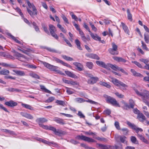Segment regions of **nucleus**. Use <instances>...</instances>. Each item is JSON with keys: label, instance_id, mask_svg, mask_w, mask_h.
Here are the masks:
<instances>
[{"label": "nucleus", "instance_id": "nucleus-15", "mask_svg": "<svg viewBox=\"0 0 149 149\" xmlns=\"http://www.w3.org/2000/svg\"><path fill=\"white\" fill-rule=\"evenodd\" d=\"M20 114L24 117L29 119H32L33 118V116L29 113L24 112H21Z\"/></svg>", "mask_w": 149, "mask_h": 149}, {"label": "nucleus", "instance_id": "nucleus-39", "mask_svg": "<svg viewBox=\"0 0 149 149\" xmlns=\"http://www.w3.org/2000/svg\"><path fill=\"white\" fill-rule=\"evenodd\" d=\"M9 71L6 69L0 71V74L3 75H7L9 74Z\"/></svg>", "mask_w": 149, "mask_h": 149}, {"label": "nucleus", "instance_id": "nucleus-12", "mask_svg": "<svg viewBox=\"0 0 149 149\" xmlns=\"http://www.w3.org/2000/svg\"><path fill=\"white\" fill-rule=\"evenodd\" d=\"M5 104L6 105L12 107H14L17 105V102L12 100H10L9 101L6 102Z\"/></svg>", "mask_w": 149, "mask_h": 149}, {"label": "nucleus", "instance_id": "nucleus-9", "mask_svg": "<svg viewBox=\"0 0 149 149\" xmlns=\"http://www.w3.org/2000/svg\"><path fill=\"white\" fill-rule=\"evenodd\" d=\"M51 130L53 131L55 134L57 135L60 136L61 135H64L66 134V132L60 130H56L55 127H53L51 128Z\"/></svg>", "mask_w": 149, "mask_h": 149}, {"label": "nucleus", "instance_id": "nucleus-18", "mask_svg": "<svg viewBox=\"0 0 149 149\" xmlns=\"http://www.w3.org/2000/svg\"><path fill=\"white\" fill-rule=\"evenodd\" d=\"M97 145L100 149H111V146L109 145H105L103 144L97 143Z\"/></svg>", "mask_w": 149, "mask_h": 149}, {"label": "nucleus", "instance_id": "nucleus-52", "mask_svg": "<svg viewBox=\"0 0 149 149\" xmlns=\"http://www.w3.org/2000/svg\"><path fill=\"white\" fill-rule=\"evenodd\" d=\"M100 85L106 86L108 88H110L111 87V86L110 85L105 82H100Z\"/></svg>", "mask_w": 149, "mask_h": 149}, {"label": "nucleus", "instance_id": "nucleus-1", "mask_svg": "<svg viewBox=\"0 0 149 149\" xmlns=\"http://www.w3.org/2000/svg\"><path fill=\"white\" fill-rule=\"evenodd\" d=\"M136 93L139 96L141 97L142 101L149 107V102L147 100H149V91L145 90H139L134 89Z\"/></svg>", "mask_w": 149, "mask_h": 149}, {"label": "nucleus", "instance_id": "nucleus-2", "mask_svg": "<svg viewBox=\"0 0 149 149\" xmlns=\"http://www.w3.org/2000/svg\"><path fill=\"white\" fill-rule=\"evenodd\" d=\"M26 1L29 7L30 8H32L33 12L27 8V11L30 16L32 17H33L34 15H36L37 14V9L35 6L33 4H31L28 0H26Z\"/></svg>", "mask_w": 149, "mask_h": 149}, {"label": "nucleus", "instance_id": "nucleus-27", "mask_svg": "<svg viewBox=\"0 0 149 149\" xmlns=\"http://www.w3.org/2000/svg\"><path fill=\"white\" fill-rule=\"evenodd\" d=\"M121 81H119L118 79L114 78H112V83L116 86L120 87V83Z\"/></svg>", "mask_w": 149, "mask_h": 149}, {"label": "nucleus", "instance_id": "nucleus-54", "mask_svg": "<svg viewBox=\"0 0 149 149\" xmlns=\"http://www.w3.org/2000/svg\"><path fill=\"white\" fill-rule=\"evenodd\" d=\"M144 38L145 40L146 43H148L149 42V36L148 35H146L145 34H144Z\"/></svg>", "mask_w": 149, "mask_h": 149}, {"label": "nucleus", "instance_id": "nucleus-43", "mask_svg": "<svg viewBox=\"0 0 149 149\" xmlns=\"http://www.w3.org/2000/svg\"><path fill=\"white\" fill-rule=\"evenodd\" d=\"M129 102L130 108H133L135 105V103L134 101L132 99H130L129 100Z\"/></svg>", "mask_w": 149, "mask_h": 149}, {"label": "nucleus", "instance_id": "nucleus-63", "mask_svg": "<svg viewBox=\"0 0 149 149\" xmlns=\"http://www.w3.org/2000/svg\"><path fill=\"white\" fill-rule=\"evenodd\" d=\"M66 89V92L68 94H72L74 93L72 91H71V88L67 87Z\"/></svg>", "mask_w": 149, "mask_h": 149}, {"label": "nucleus", "instance_id": "nucleus-31", "mask_svg": "<svg viewBox=\"0 0 149 149\" xmlns=\"http://www.w3.org/2000/svg\"><path fill=\"white\" fill-rule=\"evenodd\" d=\"M138 136L139 138L143 141L146 144H148L149 142L148 140L146 139L142 135H140L138 134Z\"/></svg>", "mask_w": 149, "mask_h": 149}, {"label": "nucleus", "instance_id": "nucleus-17", "mask_svg": "<svg viewBox=\"0 0 149 149\" xmlns=\"http://www.w3.org/2000/svg\"><path fill=\"white\" fill-rule=\"evenodd\" d=\"M112 58L115 61L118 62H122L125 63L127 61L125 59L119 57L113 56Z\"/></svg>", "mask_w": 149, "mask_h": 149}, {"label": "nucleus", "instance_id": "nucleus-48", "mask_svg": "<svg viewBox=\"0 0 149 149\" xmlns=\"http://www.w3.org/2000/svg\"><path fill=\"white\" fill-rule=\"evenodd\" d=\"M55 102L58 104L63 106H64L65 105V102L63 101L57 100Z\"/></svg>", "mask_w": 149, "mask_h": 149}, {"label": "nucleus", "instance_id": "nucleus-7", "mask_svg": "<svg viewBox=\"0 0 149 149\" xmlns=\"http://www.w3.org/2000/svg\"><path fill=\"white\" fill-rule=\"evenodd\" d=\"M96 63L98 65L105 68L108 70H110V68H112V65L111 64L108 63L106 65L104 62L99 61H97Z\"/></svg>", "mask_w": 149, "mask_h": 149}, {"label": "nucleus", "instance_id": "nucleus-32", "mask_svg": "<svg viewBox=\"0 0 149 149\" xmlns=\"http://www.w3.org/2000/svg\"><path fill=\"white\" fill-rule=\"evenodd\" d=\"M112 106L116 107H120L119 103L114 99L112 98Z\"/></svg>", "mask_w": 149, "mask_h": 149}, {"label": "nucleus", "instance_id": "nucleus-34", "mask_svg": "<svg viewBox=\"0 0 149 149\" xmlns=\"http://www.w3.org/2000/svg\"><path fill=\"white\" fill-rule=\"evenodd\" d=\"M29 75L32 77L34 78L35 79H40V76L37 74L33 72H32L30 73L29 74Z\"/></svg>", "mask_w": 149, "mask_h": 149}, {"label": "nucleus", "instance_id": "nucleus-42", "mask_svg": "<svg viewBox=\"0 0 149 149\" xmlns=\"http://www.w3.org/2000/svg\"><path fill=\"white\" fill-rule=\"evenodd\" d=\"M8 35L10 36L12 39H13L16 42L19 43V44H21V42L20 41H19L15 37L13 36H12L9 33L8 34Z\"/></svg>", "mask_w": 149, "mask_h": 149}, {"label": "nucleus", "instance_id": "nucleus-53", "mask_svg": "<svg viewBox=\"0 0 149 149\" xmlns=\"http://www.w3.org/2000/svg\"><path fill=\"white\" fill-rule=\"evenodd\" d=\"M132 63H134L137 66H138L139 68H143L142 67V66L141 65V64L139 62H138L137 61H132Z\"/></svg>", "mask_w": 149, "mask_h": 149}, {"label": "nucleus", "instance_id": "nucleus-38", "mask_svg": "<svg viewBox=\"0 0 149 149\" xmlns=\"http://www.w3.org/2000/svg\"><path fill=\"white\" fill-rule=\"evenodd\" d=\"M128 86L127 85L121 82L120 83V87H118L122 89L125 90H126V88Z\"/></svg>", "mask_w": 149, "mask_h": 149}, {"label": "nucleus", "instance_id": "nucleus-4", "mask_svg": "<svg viewBox=\"0 0 149 149\" xmlns=\"http://www.w3.org/2000/svg\"><path fill=\"white\" fill-rule=\"evenodd\" d=\"M86 76L89 79L87 81V83L89 84L93 85L96 83L98 80V78L96 77H94L91 74H87Z\"/></svg>", "mask_w": 149, "mask_h": 149}, {"label": "nucleus", "instance_id": "nucleus-28", "mask_svg": "<svg viewBox=\"0 0 149 149\" xmlns=\"http://www.w3.org/2000/svg\"><path fill=\"white\" fill-rule=\"evenodd\" d=\"M130 140L132 142L135 144H138V141L137 140L136 137L134 136H131L130 137Z\"/></svg>", "mask_w": 149, "mask_h": 149}, {"label": "nucleus", "instance_id": "nucleus-19", "mask_svg": "<svg viewBox=\"0 0 149 149\" xmlns=\"http://www.w3.org/2000/svg\"><path fill=\"white\" fill-rule=\"evenodd\" d=\"M121 26L122 27L125 32L129 35L130 34V31L128 29V27L126 25V24L122 22L121 23Z\"/></svg>", "mask_w": 149, "mask_h": 149}, {"label": "nucleus", "instance_id": "nucleus-41", "mask_svg": "<svg viewBox=\"0 0 149 149\" xmlns=\"http://www.w3.org/2000/svg\"><path fill=\"white\" fill-rule=\"evenodd\" d=\"M123 103V108L124 109L127 110L128 109H130V106L128 104L125 102L124 101L122 102Z\"/></svg>", "mask_w": 149, "mask_h": 149}, {"label": "nucleus", "instance_id": "nucleus-14", "mask_svg": "<svg viewBox=\"0 0 149 149\" xmlns=\"http://www.w3.org/2000/svg\"><path fill=\"white\" fill-rule=\"evenodd\" d=\"M118 54V46L112 43V55H117Z\"/></svg>", "mask_w": 149, "mask_h": 149}, {"label": "nucleus", "instance_id": "nucleus-30", "mask_svg": "<svg viewBox=\"0 0 149 149\" xmlns=\"http://www.w3.org/2000/svg\"><path fill=\"white\" fill-rule=\"evenodd\" d=\"M103 96L106 98V100L107 103L112 104V98L111 97L106 95H104Z\"/></svg>", "mask_w": 149, "mask_h": 149}, {"label": "nucleus", "instance_id": "nucleus-33", "mask_svg": "<svg viewBox=\"0 0 149 149\" xmlns=\"http://www.w3.org/2000/svg\"><path fill=\"white\" fill-rule=\"evenodd\" d=\"M75 42L78 49L80 50H82V49L81 46V43L79 41L78 39H76L75 40Z\"/></svg>", "mask_w": 149, "mask_h": 149}, {"label": "nucleus", "instance_id": "nucleus-45", "mask_svg": "<svg viewBox=\"0 0 149 149\" xmlns=\"http://www.w3.org/2000/svg\"><path fill=\"white\" fill-rule=\"evenodd\" d=\"M75 100L76 102H77L78 103H82L86 101V100L82 98H77L75 99Z\"/></svg>", "mask_w": 149, "mask_h": 149}, {"label": "nucleus", "instance_id": "nucleus-23", "mask_svg": "<svg viewBox=\"0 0 149 149\" xmlns=\"http://www.w3.org/2000/svg\"><path fill=\"white\" fill-rule=\"evenodd\" d=\"M92 38L94 40L100 41V40L101 38L99 37L97 34L94 35L91 32L90 33Z\"/></svg>", "mask_w": 149, "mask_h": 149}, {"label": "nucleus", "instance_id": "nucleus-55", "mask_svg": "<svg viewBox=\"0 0 149 149\" xmlns=\"http://www.w3.org/2000/svg\"><path fill=\"white\" fill-rule=\"evenodd\" d=\"M42 27L44 31L47 33H49V32L47 28L44 24H42Z\"/></svg>", "mask_w": 149, "mask_h": 149}, {"label": "nucleus", "instance_id": "nucleus-21", "mask_svg": "<svg viewBox=\"0 0 149 149\" xmlns=\"http://www.w3.org/2000/svg\"><path fill=\"white\" fill-rule=\"evenodd\" d=\"M13 71L15 72L17 75L20 76H24L25 75V73L23 71L13 70Z\"/></svg>", "mask_w": 149, "mask_h": 149}, {"label": "nucleus", "instance_id": "nucleus-20", "mask_svg": "<svg viewBox=\"0 0 149 149\" xmlns=\"http://www.w3.org/2000/svg\"><path fill=\"white\" fill-rule=\"evenodd\" d=\"M86 56L89 58L93 59H96L97 60H99L100 59L99 57L95 54H86Z\"/></svg>", "mask_w": 149, "mask_h": 149}, {"label": "nucleus", "instance_id": "nucleus-59", "mask_svg": "<svg viewBox=\"0 0 149 149\" xmlns=\"http://www.w3.org/2000/svg\"><path fill=\"white\" fill-rule=\"evenodd\" d=\"M139 61L141 62L144 63L146 65L148 64L149 62V61L148 60L144 58H141L139 59Z\"/></svg>", "mask_w": 149, "mask_h": 149}, {"label": "nucleus", "instance_id": "nucleus-60", "mask_svg": "<svg viewBox=\"0 0 149 149\" xmlns=\"http://www.w3.org/2000/svg\"><path fill=\"white\" fill-rule=\"evenodd\" d=\"M95 139L97 140L101 141H103L104 142H106L107 141V139L104 138H100L98 137L95 138Z\"/></svg>", "mask_w": 149, "mask_h": 149}, {"label": "nucleus", "instance_id": "nucleus-11", "mask_svg": "<svg viewBox=\"0 0 149 149\" xmlns=\"http://www.w3.org/2000/svg\"><path fill=\"white\" fill-rule=\"evenodd\" d=\"M14 56L16 57L17 59L23 62L24 61V59L26 58L25 56L18 52L16 54H14Z\"/></svg>", "mask_w": 149, "mask_h": 149}, {"label": "nucleus", "instance_id": "nucleus-44", "mask_svg": "<svg viewBox=\"0 0 149 149\" xmlns=\"http://www.w3.org/2000/svg\"><path fill=\"white\" fill-rule=\"evenodd\" d=\"M31 51V50L29 49H23L22 52L25 54L27 55H29Z\"/></svg>", "mask_w": 149, "mask_h": 149}, {"label": "nucleus", "instance_id": "nucleus-36", "mask_svg": "<svg viewBox=\"0 0 149 149\" xmlns=\"http://www.w3.org/2000/svg\"><path fill=\"white\" fill-rule=\"evenodd\" d=\"M0 65H2L5 67H9L13 68H15V67L14 66V65H13L8 64L4 63H0Z\"/></svg>", "mask_w": 149, "mask_h": 149}, {"label": "nucleus", "instance_id": "nucleus-3", "mask_svg": "<svg viewBox=\"0 0 149 149\" xmlns=\"http://www.w3.org/2000/svg\"><path fill=\"white\" fill-rule=\"evenodd\" d=\"M43 64L45 67L50 69V70L55 71L57 73L62 75H65L64 73H63L59 70L57 69L58 68V67L52 65L46 62L44 63Z\"/></svg>", "mask_w": 149, "mask_h": 149}, {"label": "nucleus", "instance_id": "nucleus-6", "mask_svg": "<svg viewBox=\"0 0 149 149\" xmlns=\"http://www.w3.org/2000/svg\"><path fill=\"white\" fill-rule=\"evenodd\" d=\"M49 30L51 36L56 40H58V38L57 35L55 33L56 31V28L52 24L49 25Z\"/></svg>", "mask_w": 149, "mask_h": 149}, {"label": "nucleus", "instance_id": "nucleus-47", "mask_svg": "<svg viewBox=\"0 0 149 149\" xmlns=\"http://www.w3.org/2000/svg\"><path fill=\"white\" fill-rule=\"evenodd\" d=\"M62 57L63 58L67 61H71L73 60V59L72 58L66 55H63L62 56Z\"/></svg>", "mask_w": 149, "mask_h": 149}, {"label": "nucleus", "instance_id": "nucleus-25", "mask_svg": "<svg viewBox=\"0 0 149 149\" xmlns=\"http://www.w3.org/2000/svg\"><path fill=\"white\" fill-rule=\"evenodd\" d=\"M118 137L119 138L120 141L122 143H127L126 141L127 137L125 136H118Z\"/></svg>", "mask_w": 149, "mask_h": 149}, {"label": "nucleus", "instance_id": "nucleus-61", "mask_svg": "<svg viewBox=\"0 0 149 149\" xmlns=\"http://www.w3.org/2000/svg\"><path fill=\"white\" fill-rule=\"evenodd\" d=\"M46 49L48 51L50 52L55 53H58V52L53 49L51 48L50 47H47Z\"/></svg>", "mask_w": 149, "mask_h": 149}, {"label": "nucleus", "instance_id": "nucleus-29", "mask_svg": "<svg viewBox=\"0 0 149 149\" xmlns=\"http://www.w3.org/2000/svg\"><path fill=\"white\" fill-rule=\"evenodd\" d=\"M21 105L23 107L26 109L31 110H33V108L29 104L22 103L21 104Z\"/></svg>", "mask_w": 149, "mask_h": 149}, {"label": "nucleus", "instance_id": "nucleus-13", "mask_svg": "<svg viewBox=\"0 0 149 149\" xmlns=\"http://www.w3.org/2000/svg\"><path fill=\"white\" fill-rule=\"evenodd\" d=\"M53 120L61 125H63L66 123L65 121L63 119L58 117L54 118Z\"/></svg>", "mask_w": 149, "mask_h": 149}, {"label": "nucleus", "instance_id": "nucleus-22", "mask_svg": "<svg viewBox=\"0 0 149 149\" xmlns=\"http://www.w3.org/2000/svg\"><path fill=\"white\" fill-rule=\"evenodd\" d=\"M73 64L77 67V69L79 71L82 70L83 65L77 62H74Z\"/></svg>", "mask_w": 149, "mask_h": 149}, {"label": "nucleus", "instance_id": "nucleus-16", "mask_svg": "<svg viewBox=\"0 0 149 149\" xmlns=\"http://www.w3.org/2000/svg\"><path fill=\"white\" fill-rule=\"evenodd\" d=\"M137 118L139 121L141 122H143L146 120V118L145 116L142 113H140L137 116Z\"/></svg>", "mask_w": 149, "mask_h": 149}, {"label": "nucleus", "instance_id": "nucleus-10", "mask_svg": "<svg viewBox=\"0 0 149 149\" xmlns=\"http://www.w3.org/2000/svg\"><path fill=\"white\" fill-rule=\"evenodd\" d=\"M52 60L53 61H56L57 63H60L62 64L64 66L70 68H71V66L70 65L68 64V63L64 62L60 60V59L56 57L53 56L52 57Z\"/></svg>", "mask_w": 149, "mask_h": 149}, {"label": "nucleus", "instance_id": "nucleus-62", "mask_svg": "<svg viewBox=\"0 0 149 149\" xmlns=\"http://www.w3.org/2000/svg\"><path fill=\"white\" fill-rule=\"evenodd\" d=\"M54 100V97H50L45 101V102L48 103Z\"/></svg>", "mask_w": 149, "mask_h": 149}, {"label": "nucleus", "instance_id": "nucleus-64", "mask_svg": "<svg viewBox=\"0 0 149 149\" xmlns=\"http://www.w3.org/2000/svg\"><path fill=\"white\" fill-rule=\"evenodd\" d=\"M111 111L110 110L107 109L104 111V113L107 115H109L111 113Z\"/></svg>", "mask_w": 149, "mask_h": 149}, {"label": "nucleus", "instance_id": "nucleus-35", "mask_svg": "<svg viewBox=\"0 0 149 149\" xmlns=\"http://www.w3.org/2000/svg\"><path fill=\"white\" fill-rule=\"evenodd\" d=\"M127 13L128 19L130 21H132V15L130 13L129 9L128 8L127 9Z\"/></svg>", "mask_w": 149, "mask_h": 149}, {"label": "nucleus", "instance_id": "nucleus-8", "mask_svg": "<svg viewBox=\"0 0 149 149\" xmlns=\"http://www.w3.org/2000/svg\"><path fill=\"white\" fill-rule=\"evenodd\" d=\"M127 124L129 126L131 127L133 130H135L136 133H137V134H138V133L139 132H142L143 131L142 129L138 127L134 124L130 122H127Z\"/></svg>", "mask_w": 149, "mask_h": 149}, {"label": "nucleus", "instance_id": "nucleus-51", "mask_svg": "<svg viewBox=\"0 0 149 149\" xmlns=\"http://www.w3.org/2000/svg\"><path fill=\"white\" fill-rule=\"evenodd\" d=\"M57 26L63 33H65L66 32V30L59 24H57Z\"/></svg>", "mask_w": 149, "mask_h": 149}, {"label": "nucleus", "instance_id": "nucleus-57", "mask_svg": "<svg viewBox=\"0 0 149 149\" xmlns=\"http://www.w3.org/2000/svg\"><path fill=\"white\" fill-rule=\"evenodd\" d=\"M3 131L11 134L14 135L15 133L13 131H10L7 129H3Z\"/></svg>", "mask_w": 149, "mask_h": 149}, {"label": "nucleus", "instance_id": "nucleus-50", "mask_svg": "<svg viewBox=\"0 0 149 149\" xmlns=\"http://www.w3.org/2000/svg\"><path fill=\"white\" fill-rule=\"evenodd\" d=\"M41 142L44 143L46 144H47L49 145H50L51 144H54V142H49V141H46L44 139H42V140H41Z\"/></svg>", "mask_w": 149, "mask_h": 149}, {"label": "nucleus", "instance_id": "nucleus-40", "mask_svg": "<svg viewBox=\"0 0 149 149\" xmlns=\"http://www.w3.org/2000/svg\"><path fill=\"white\" fill-rule=\"evenodd\" d=\"M65 72L66 74L70 77L75 78V76H76L75 75L70 71H65Z\"/></svg>", "mask_w": 149, "mask_h": 149}, {"label": "nucleus", "instance_id": "nucleus-5", "mask_svg": "<svg viewBox=\"0 0 149 149\" xmlns=\"http://www.w3.org/2000/svg\"><path fill=\"white\" fill-rule=\"evenodd\" d=\"M75 139L77 140H81L88 142H95L96 141L93 139L83 135H77L75 137Z\"/></svg>", "mask_w": 149, "mask_h": 149}, {"label": "nucleus", "instance_id": "nucleus-58", "mask_svg": "<svg viewBox=\"0 0 149 149\" xmlns=\"http://www.w3.org/2000/svg\"><path fill=\"white\" fill-rule=\"evenodd\" d=\"M42 127L45 129L46 130H51V128H53V127L50 126H48L47 125H41Z\"/></svg>", "mask_w": 149, "mask_h": 149}, {"label": "nucleus", "instance_id": "nucleus-26", "mask_svg": "<svg viewBox=\"0 0 149 149\" xmlns=\"http://www.w3.org/2000/svg\"><path fill=\"white\" fill-rule=\"evenodd\" d=\"M131 71L133 75L134 76L139 77H143V76L142 74L136 72L134 69H131Z\"/></svg>", "mask_w": 149, "mask_h": 149}, {"label": "nucleus", "instance_id": "nucleus-37", "mask_svg": "<svg viewBox=\"0 0 149 149\" xmlns=\"http://www.w3.org/2000/svg\"><path fill=\"white\" fill-rule=\"evenodd\" d=\"M40 89L42 91H44L47 93H51V92L50 91L46 89L44 86L42 85H40Z\"/></svg>", "mask_w": 149, "mask_h": 149}, {"label": "nucleus", "instance_id": "nucleus-56", "mask_svg": "<svg viewBox=\"0 0 149 149\" xmlns=\"http://www.w3.org/2000/svg\"><path fill=\"white\" fill-rule=\"evenodd\" d=\"M114 125L117 130H120V129L119 125V123L117 121L115 122L114 123Z\"/></svg>", "mask_w": 149, "mask_h": 149}, {"label": "nucleus", "instance_id": "nucleus-46", "mask_svg": "<svg viewBox=\"0 0 149 149\" xmlns=\"http://www.w3.org/2000/svg\"><path fill=\"white\" fill-rule=\"evenodd\" d=\"M86 64V66L90 69H92L93 66V63L91 62H87Z\"/></svg>", "mask_w": 149, "mask_h": 149}, {"label": "nucleus", "instance_id": "nucleus-49", "mask_svg": "<svg viewBox=\"0 0 149 149\" xmlns=\"http://www.w3.org/2000/svg\"><path fill=\"white\" fill-rule=\"evenodd\" d=\"M114 93L119 98H123L124 97V96L123 95L120 94L118 92H116L115 93Z\"/></svg>", "mask_w": 149, "mask_h": 149}, {"label": "nucleus", "instance_id": "nucleus-24", "mask_svg": "<svg viewBox=\"0 0 149 149\" xmlns=\"http://www.w3.org/2000/svg\"><path fill=\"white\" fill-rule=\"evenodd\" d=\"M47 121V119L45 118H37L36 120V121L39 123V125H40V123H44Z\"/></svg>", "mask_w": 149, "mask_h": 149}]
</instances>
